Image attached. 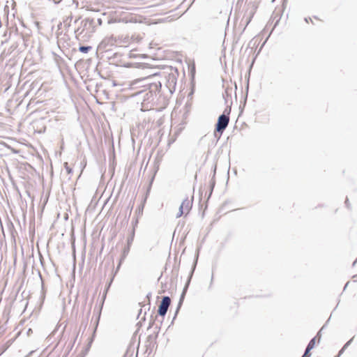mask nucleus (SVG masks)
I'll return each mask as SVG.
<instances>
[{"instance_id":"f257e3e1","label":"nucleus","mask_w":357,"mask_h":357,"mask_svg":"<svg viewBox=\"0 0 357 357\" xmlns=\"http://www.w3.org/2000/svg\"><path fill=\"white\" fill-rule=\"evenodd\" d=\"M162 70L160 72H153L145 77L135 79L132 82L131 86L142 85L147 84V82H160L161 86L165 84V88L169 92V94L172 95L176 86L177 78L178 77V70L177 68L171 66H163Z\"/></svg>"},{"instance_id":"f03ea898","label":"nucleus","mask_w":357,"mask_h":357,"mask_svg":"<svg viewBox=\"0 0 357 357\" xmlns=\"http://www.w3.org/2000/svg\"><path fill=\"white\" fill-rule=\"evenodd\" d=\"M4 40L2 41V44L7 43L9 40L12 41V45L9 48L10 53L15 52L19 54L24 51V33L18 31L16 26H12L8 28L3 34Z\"/></svg>"},{"instance_id":"7ed1b4c3","label":"nucleus","mask_w":357,"mask_h":357,"mask_svg":"<svg viewBox=\"0 0 357 357\" xmlns=\"http://www.w3.org/2000/svg\"><path fill=\"white\" fill-rule=\"evenodd\" d=\"M140 86L144 89L137 91L135 96L143 94V100L148 103L155 102L162 96H166L164 91L161 89V83L159 82H147V84H144Z\"/></svg>"},{"instance_id":"20e7f679","label":"nucleus","mask_w":357,"mask_h":357,"mask_svg":"<svg viewBox=\"0 0 357 357\" xmlns=\"http://www.w3.org/2000/svg\"><path fill=\"white\" fill-rule=\"evenodd\" d=\"M96 30V19L86 17L81 22L80 26L75 29V37L81 41L87 40Z\"/></svg>"},{"instance_id":"39448f33","label":"nucleus","mask_w":357,"mask_h":357,"mask_svg":"<svg viewBox=\"0 0 357 357\" xmlns=\"http://www.w3.org/2000/svg\"><path fill=\"white\" fill-rule=\"evenodd\" d=\"M231 112V108H225V111L222 114H220L217 120V122L215 125V130L213 132L214 137L216 138L217 141H218L223 132L225 130L227 127L228 126L229 122V114Z\"/></svg>"},{"instance_id":"423d86ee","label":"nucleus","mask_w":357,"mask_h":357,"mask_svg":"<svg viewBox=\"0 0 357 357\" xmlns=\"http://www.w3.org/2000/svg\"><path fill=\"white\" fill-rule=\"evenodd\" d=\"M116 43V40L113 38H105L98 45V49L102 50L106 54V58L108 61H110L109 64L113 65L112 62H116V60H122V54L120 52L112 53L111 50L107 48L109 46H112Z\"/></svg>"},{"instance_id":"0eeeda50","label":"nucleus","mask_w":357,"mask_h":357,"mask_svg":"<svg viewBox=\"0 0 357 357\" xmlns=\"http://www.w3.org/2000/svg\"><path fill=\"white\" fill-rule=\"evenodd\" d=\"M112 63L116 67H123L126 68H135L144 69L146 68H151V69H155L157 68L156 66L151 62H123L122 60H116V62H112Z\"/></svg>"},{"instance_id":"6e6552de","label":"nucleus","mask_w":357,"mask_h":357,"mask_svg":"<svg viewBox=\"0 0 357 357\" xmlns=\"http://www.w3.org/2000/svg\"><path fill=\"white\" fill-rule=\"evenodd\" d=\"M121 14H124V15L116 16L114 18L109 20L108 23H116V22H123V23H138L141 22V20L138 19L140 16L133 15L132 13L126 14L125 11H121Z\"/></svg>"},{"instance_id":"1a4fd4ad","label":"nucleus","mask_w":357,"mask_h":357,"mask_svg":"<svg viewBox=\"0 0 357 357\" xmlns=\"http://www.w3.org/2000/svg\"><path fill=\"white\" fill-rule=\"evenodd\" d=\"M171 298L169 296H163L161 297V301L158 309V315L162 317V318L160 321V324H162L163 322L164 318L171 305Z\"/></svg>"},{"instance_id":"9d476101","label":"nucleus","mask_w":357,"mask_h":357,"mask_svg":"<svg viewBox=\"0 0 357 357\" xmlns=\"http://www.w3.org/2000/svg\"><path fill=\"white\" fill-rule=\"evenodd\" d=\"M198 257H199V251H197V254L195 255V260L193 261L191 270H190V271L189 273L188 277L187 280L185 282V285L183 287V291H182L181 294L180 296L179 300L184 301V299H185V297L186 293L188 291V289L189 288V286L190 284V282H191V280H192L194 272H195V271L196 269V266H197V264Z\"/></svg>"},{"instance_id":"9b49d317","label":"nucleus","mask_w":357,"mask_h":357,"mask_svg":"<svg viewBox=\"0 0 357 357\" xmlns=\"http://www.w3.org/2000/svg\"><path fill=\"white\" fill-rule=\"evenodd\" d=\"M192 201H190L188 199V197H186L181 203V204L179 206L178 212L176 214V218H178L181 217L183 215H184V209L186 211L187 213L190 212V211L192 208Z\"/></svg>"},{"instance_id":"f8f14e48","label":"nucleus","mask_w":357,"mask_h":357,"mask_svg":"<svg viewBox=\"0 0 357 357\" xmlns=\"http://www.w3.org/2000/svg\"><path fill=\"white\" fill-rule=\"evenodd\" d=\"M216 169H217V165H215L213 166V175H212V177L209 181V185H208V195H207V199H206V202H208L209 200V199L211 198V195H212V193L213 192V190H214V188L215 186V183H216V181H215V174H216Z\"/></svg>"},{"instance_id":"ddd939ff","label":"nucleus","mask_w":357,"mask_h":357,"mask_svg":"<svg viewBox=\"0 0 357 357\" xmlns=\"http://www.w3.org/2000/svg\"><path fill=\"white\" fill-rule=\"evenodd\" d=\"M128 58L129 59H147V62H153L156 61L155 58L153 56H149L147 54H135L133 52V50L130 51L128 54Z\"/></svg>"},{"instance_id":"4468645a","label":"nucleus","mask_w":357,"mask_h":357,"mask_svg":"<svg viewBox=\"0 0 357 357\" xmlns=\"http://www.w3.org/2000/svg\"><path fill=\"white\" fill-rule=\"evenodd\" d=\"M183 303V301H182V300H179V301H178V304H177V307H176V310H175V312H174V317H173L172 321V322H171V324H170L169 326H171V325H173V324H174V320L176 319V317H177V315H178V312H179L180 310H181V306H182ZM169 327H170V326H169Z\"/></svg>"},{"instance_id":"2eb2a0df","label":"nucleus","mask_w":357,"mask_h":357,"mask_svg":"<svg viewBox=\"0 0 357 357\" xmlns=\"http://www.w3.org/2000/svg\"><path fill=\"white\" fill-rule=\"evenodd\" d=\"M77 336H78V333L76 335V336H75V337L74 338V340H73V342H72V343H70V344L68 346V347H67V349H66V351H65V353H64V354L63 355V356H62V357H68V356L69 355V354H70V351L72 350V349H73V346H74V344H75V341H76V340H77Z\"/></svg>"},{"instance_id":"dca6fc26","label":"nucleus","mask_w":357,"mask_h":357,"mask_svg":"<svg viewBox=\"0 0 357 357\" xmlns=\"http://www.w3.org/2000/svg\"><path fill=\"white\" fill-rule=\"evenodd\" d=\"M39 276H40V278L41 280V295H40V299L43 302L44 300H45V289L44 282L43 280V278H42V275H41L40 273H39Z\"/></svg>"},{"instance_id":"f3484780","label":"nucleus","mask_w":357,"mask_h":357,"mask_svg":"<svg viewBox=\"0 0 357 357\" xmlns=\"http://www.w3.org/2000/svg\"><path fill=\"white\" fill-rule=\"evenodd\" d=\"M92 49V47L90 46V45H80L79 46V48H78V50L83 53V54H86L88 53Z\"/></svg>"},{"instance_id":"a211bd4d","label":"nucleus","mask_w":357,"mask_h":357,"mask_svg":"<svg viewBox=\"0 0 357 357\" xmlns=\"http://www.w3.org/2000/svg\"><path fill=\"white\" fill-rule=\"evenodd\" d=\"M155 66H156V68L155 69H151V68H144V70H148V72H147V75L149 74H151L153 73V72H160V70H162V68L163 67L164 65L161 66V65H156V64H154Z\"/></svg>"},{"instance_id":"6ab92c4d","label":"nucleus","mask_w":357,"mask_h":357,"mask_svg":"<svg viewBox=\"0 0 357 357\" xmlns=\"http://www.w3.org/2000/svg\"><path fill=\"white\" fill-rule=\"evenodd\" d=\"M99 319H100V316L98 318V320H97V322H96V327H95V328L93 330V334H92L91 337H89V340H89L88 344H90L91 346L92 345V343L94 341V339H95V337H96V333L97 326L98 325Z\"/></svg>"},{"instance_id":"aec40b11","label":"nucleus","mask_w":357,"mask_h":357,"mask_svg":"<svg viewBox=\"0 0 357 357\" xmlns=\"http://www.w3.org/2000/svg\"><path fill=\"white\" fill-rule=\"evenodd\" d=\"M135 234V229H132L130 231L129 236L127 238V240H126L127 244L132 245V242L134 241Z\"/></svg>"},{"instance_id":"412c9836","label":"nucleus","mask_w":357,"mask_h":357,"mask_svg":"<svg viewBox=\"0 0 357 357\" xmlns=\"http://www.w3.org/2000/svg\"><path fill=\"white\" fill-rule=\"evenodd\" d=\"M127 256H128L127 255L122 252L121 257L119 259V261L117 264L115 273H117L119 271V270L120 269V268L121 266V264H123V262L124 261V260L126 259Z\"/></svg>"},{"instance_id":"4be33fe9","label":"nucleus","mask_w":357,"mask_h":357,"mask_svg":"<svg viewBox=\"0 0 357 357\" xmlns=\"http://www.w3.org/2000/svg\"><path fill=\"white\" fill-rule=\"evenodd\" d=\"M127 256H128L127 255L122 252L121 257L119 259V261L117 264L115 273H117L119 271V270L120 269V268L121 266V264H123V262L124 261V260L126 259Z\"/></svg>"},{"instance_id":"5701e85b","label":"nucleus","mask_w":357,"mask_h":357,"mask_svg":"<svg viewBox=\"0 0 357 357\" xmlns=\"http://www.w3.org/2000/svg\"><path fill=\"white\" fill-rule=\"evenodd\" d=\"M146 197L144 198L143 203H142L136 210V214L139 216L142 215L143 213V210L144 207V203L146 202Z\"/></svg>"},{"instance_id":"b1692460","label":"nucleus","mask_w":357,"mask_h":357,"mask_svg":"<svg viewBox=\"0 0 357 357\" xmlns=\"http://www.w3.org/2000/svg\"><path fill=\"white\" fill-rule=\"evenodd\" d=\"M248 77H250V76ZM248 90H249V78H248V82H247V84L245 86V94L244 96V103H243V106L241 105H240V109H241L245 107V102H246V100L248 98Z\"/></svg>"},{"instance_id":"393cba45","label":"nucleus","mask_w":357,"mask_h":357,"mask_svg":"<svg viewBox=\"0 0 357 357\" xmlns=\"http://www.w3.org/2000/svg\"><path fill=\"white\" fill-rule=\"evenodd\" d=\"M132 353H133L132 346L131 344H130L123 357H128V356H129V357H132Z\"/></svg>"},{"instance_id":"a878e982","label":"nucleus","mask_w":357,"mask_h":357,"mask_svg":"<svg viewBox=\"0 0 357 357\" xmlns=\"http://www.w3.org/2000/svg\"><path fill=\"white\" fill-rule=\"evenodd\" d=\"M316 344V337H312L307 345V348L312 350L314 348Z\"/></svg>"},{"instance_id":"bb28decb","label":"nucleus","mask_w":357,"mask_h":357,"mask_svg":"<svg viewBox=\"0 0 357 357\" xmlns=\"http://www.w3.org/2000/svg\"><path fill=\"white\" fill-rule=\"evenodd\" d=\"M222 97H223V98H224V100H225V104H227V102H228L227 98H228L229 97H230V98H231V94H230V93L229 92V89H226L225 90L224 93H222Z\"/></svg>"},{"instance_id":"cd10ccee","label":"nucleus","mask_w":357,"mask_h":357,"mask_svg":"<svg viewBox=\"0 0 357 357\" xmlns=\"http://www.w3.org/2000/svg\"><path fill=\"white\" fill-rule=\"evenodd\" d=\"M116 274V273L114 272V273L113 274V275L112 276V278H110L109 281L107 283L106 286H105V291H108V290L109 289L112 282H113V280H114V278L115 277V275Z\"/></svg>"},{"instance_id":"c85d7f7f","label":"nucleus","mask_w":357,"mask_h":357,"mask_svg":"<svg viewBox=\"0 0 357 357\" xmlns=\"http://www.w3.org/2000/svg\"><path fill=\"white\" fill-rule=\"evenodd\" d=\"M91 347V346L90 345V344L87 343V344L84 347V348L82 350L80 353L83 354L84 356H86L88 352L89 351Z\"/></svg>"},{"instance_id":"c756f323","label":"nucleus","mask_w":357,"mask_h":357,"mask_svg":"<svg viewBox=\"0 0 357 357\" xmlns=\"http://www.w3.org/2000/svg\"><path fill=\"white\" fill-rule=\"evenodd\" d=\"M189 73H190V77H191V81L193 82V80L195 79V66H192L189 69Z\"/></svg>"},{"instance_id":"7c9ffc66","label":"nucleus","mask_w":357,"mask_h":357,"mask_svg":"<svg viewBox=\"0 0 357 357\" xmlns=\"http://www.w3.org/2000/svg\"><path fill=\"white\" fill-rule=\"evenodd\" d=\"M63 166L66 170V172L68 173V174H73V169L72 167H70L69 165H68V163L67 162H64L63 164Z\"/></svg>"},{"instance_id":"2f4dec72","label":"nucleus","mask_w":357,"mask_h":357,"mask_svg":"<svg viewBox=\"0 0 357 357\" xmlns=\"http://www.w3.org/2000/svg\"><path fill=\"white\" fill-rule=\"evenodd\" d=\"M254 15H255V10H251L250 13V16L246 19L245 27L250 23Z\"/></svg>"},{"instance_id":"473e14b6","label":"nucleus","mask_w":357,"mask_h":357,"mask_svg":"<svg viewBox=\"0 0 357 357\" xmlns=\"http://www.w3.org/2000/svg\"><path fill=\"white\" fill-rule=\"evenodd\" d=\"M158 331H157V332L155 333V335H153V334L149 335L147 337V341L151 342V341H152L153 340H156V339H157V337H158Z\"/></svg>"},{"instance_id":"72a5a7b5","label":"nucleus","mask_w":357,"mask_h":357,"mask_svg":"<svg viewBox=\"0 0 357 357\" xmlns=\"http://www.w3.org/2000/svg\"><path fill=\"white\" fill-rule=\"evenodd\" d=\"M24 50L26 49V47L29 45V34H24Z\"/></svg>"},{"instance_id":"f704fd0d","label":"nucleus","mask_w":357,"mask_h":357,"mask_svg":"<svg viewBox=\"0 0 357 357\" xmlns=\"http://www.w3.org/2000/svg\"><path fill=\"white\" fill-rule=\"evenodd\" d=\"M130 247H131V245L126 243V245L123 248L122 252L128 255L130 250Z\"/></svg>"},{"instance_id":"c9c22d12","label":"nucleus","mask_w":357,"mask_h":357,"mask_svg":"<svg viewBox=\"0 0 357 357\" xmlns=\"http://www.w3.org/2000/svg\"><path fill=\"white\" fill-rule=\"evenodd\" d=\"M73 20V16L70 15V16H68L66 17V19L63 21V23L65 24V25H68V26L69 27L70 26V22L72 21Z\"/></svg>"},{"instance_id":"e433bc0d","label":"nucleus","mask_w":357,"mask_h":357,"mask_svg":"<svg viewBox=\"0 0 357 357\" xmlns=\"http://www.w3.org/2000/svg\"><path fill=\"white\" fill-rule=\"evenodd\" d=\"M123 10H130V11H137L140 9V8L138 7H123Z\"/></svg>"},{"instance_id":"4c0bfd02","label":"nucleus","mask_w":357,"mask_h":357,"mask_svg":"<svg viewBox=\"0 0 357 357\" xmlns=\"http://www.w3.org/2000/svg\"><path fill=\"white\" fill-rule=\"evenodd\" d=\"M310 351H311V350L306 347L305 350L304 351V354L302 355L301 357H310L311 356Z\"/></svg>"},{"instance_id":"58836bf2","label":"nucleus","mask_w":357,"mask_h":357,"mask_svg":"<svg viewBox=\"0 0 357 357\" xmlns=\"http://www.w3.org/2000/svg\"><path fill=\"white\" fill-rule=\"evenodd\" d=\"M138 223H139L138 217L133 218V220L132 221V229H135V227L137 226Z\"/></svg>"},{"instance_id":"ea45409f","label":"nucleus","mask_w":357,"mask_h":357,"mask_svg":"<svg viewBox=\"0 0 357 357\" xmlns=\"http://www.w3.org/2000/svg\"><path fill=\"white\" fill-rule=\"evenodd\" d=\"M161 285H162V289L160 291H159V292H158L159 294L165 293V288L167 287V284L166 283L161 282Z\"/></svg>"},{"instance_id":"a19ab883","label":"nucleus","mask_w":357,"mask_h":357,"mask_svg":"<svg viewBox=\"0 0 357 357\" xmlns=\"http://www.w3.org/2000/svg\"><path fill=\"white\" fill-rule=\"evenodd\" d=\"M178 270H179V268L178 266H174L172 268V272L174 273L175 274V278H177L178 276Z\"/></svg>"},{"instance_id":"79ce46f5","label":"nucleus","mask_w":357,"mask_h":357,"mask_svg":"<svg viewBox=\"0 0 357 357\" xmlns=\"http://www.w3.org/2000/svg\"><path fill=\"white\" fill-rule=\"evenodd\" d=\"M314 337H316V340H318V342H319L321 338V331L319 330Z\"/></svg>"},{"instance_id":"37998d69","label":"nucleus","mask_w":357,"mask_h":357,"mask_svg":"<svg viewBox=\"0 0 357 357\" xmlns=\"http://www.w3.org/2000/svg\"><path fill=\"white\" fill-rule=\"evenodd\" d=\"M154 323H155V319H153V316L151 315V319L149 321L148 328H151V327H153V326L154 325Z\"/></svg>"},{"instance_id":"c03bdc74","label":"nucleus","mask_w":357,"mask_h":357,"mask_svg":"<svg viewBox=\"0 0 357 357\" xmlns=\"http://www.w3.org/2000/svg\"><path fill=\"white\" fill-rule=\"evenodd\" d=\"M344 204H345L346 207H347L348 209H351V204H350V203H349V199H348L347 197L346 198V200H345V202H344Z\"/></svg>"},{"instance_id":"a18cd8bd","label":"nucleus","mask_w":357,"mask_h":357,"mask_svg":"<svg viewBox=\"0 0 357 357\" xmlns=\"http://www.w3.org/2000/svg\"><path fill=\"white\" fill-rule=\"evenodd\" d=\"M151 296H152V294L151 292H149L146 296V298L148 299V301H149V305H150V303H151Z\"/></svg>"},{"instance_id":"49530a36","label":"nucleus","mask_w":357,"mask_h":357,"mask_svg":"<svg viewBox=\"0 0 357 357\" xmlns=\"http://www.w3.org/2000/svg\"><path fill=\"white\" fill-rule=\"evenodd\" d=\"M96 26H97V25H99V26L102 25V19H101V18H97V19H96Z\"/></svg>"},{"instance_id":"de8ad7c7","label":"nucleus","mask_w":357,"mask_h":357,"mask_svg":"<svg viewBox=\"0 0 357 357\" xmlns=\"http://www.w3.org/2000/svg\"><path fill=\"white\" fill-rule=\"evenodd\" d=\"M329 320H330V318L326 321V323H325V324L321 327V328L320 329V331H322L324 328H326V325H327L328 322L329 321Z\"/></svg>"},{"instance_id":"09e8293b","label":"nucleus","mask_w":357,"mask_h":357,"mask_svg":"<svg viewBox=\"0 0 357 357\" xmlns=\"http://www.w3.org/2000/svg\"><path fill=\"white\" fill-rule=\"evenodd\" d=\"M107 293V291H106L105 290V291H104V293H103V295H102V303H104V301H105V298H106Z\"/></svg>"},{"instance_id":"8fccbe9b","label":"nucleus","mask_w":357,"mask_h":357,"mask_svg":"<svg viewBox=\"0 0 357 357\" xmlns=\"http://www.w3.org/2000/svg\"><path fill=\"white\" fill-rule=\"evenodd\" d=\"M346 348H344V347L340 349V351H339V354L338 356H337L336 357H338L339 356H340L344 351Z\"/></svg>"},{"instance_id":"3c124183","label":"nucleus","mask_w":357,"mask_h":357,"mask_svg":"<svg viewBox=\"0 0 357 357\" xmlns=\"http://www.w3.org/2000/svg\"><path fill=\"white\" fill-rule=\"evenodd\" d=\"M346 348H344V347L340 349V351H339V354L338 356H337L336 357H338L339 356H340L344 351Z\"/></svg>"},{"instance_id":"603ef678","label":"nucleus","mask_w":357,"mask_h":357,"mask_svg":"<svg viewBox=\"0 0 357 357\" xmlns=\"http://www.w3.org/2000/svg\"><path fill=\"white\" fill-rule=\"evenodd\" d=\"M279 22H280V19H278V20H276L275 23L274 24V26H273V29L275 28V27L278 26V24ZM272 30H273V29H272ZM272 31H271V32H272Z\"/></svg>"},{"instance_id":"864d4df0","label":"nucleus","mask_w":357,"mask_h":357,"mask_svg":"<svg viewBox=\"0 0 357 357\" xmlns=\"http://www.w3.org/2000/svg\"><path fill=\"white\" fill-rule=\"evenodd\" d=\"M352 339H351L350 340H349L344 345V348H347L351 343Z\"/></svg>"},{"instance_id":"5fc2aeb1","label":"nucleus","mask_w":357,"mask_h":357,"mask_svg":"<svg viewBox=\"0 0 357 357\" xmlns=\"http://www.w3.org/2000/svg\"><path fill=\"white\" fill-rule=\"evenodd\" d=\"M199 197H200V200L202 199V187L199 188Z\"/></svg>"},{"instance_id":"6e6d98bb","label":"nucleus","mask_w":357,"mask_h":357,"mask_svg":"<svg viewBox=\"0 0 357 357\" xmlns=\"http://www.w3.org/2000/svg\"><path fill=\"white\" fill-rule=\"evenodd\" d=\"M305 21L308 23L309 22V20H310L312 22V20H311L310 17H305Z\"/></svg>"},{"instance_id":"4d7b16f0","label":"nucleus","mask_w":357,"mask_h":357,"mask_svg":"<svg viewBox=\"0 0 357 357\" xmlns=\"http://www.w3.org/2000/svg\"><path fill=\"white\" fill-rule=\"evenodd\" d=\"M268 37H269V36L266 38V39L265 40V41H264V42H263V44L261 45V47H260V49H261V48L264 47V45H265L266 42L267 41V40H268ZM260 50H259V51H260Z\"/></svg>"},{"instance_id":"13d9d810","label":"nucleus","mask_w":357,"mask_h":357,"mask_svg":"<svg viewBox=\"0 0 357 357\" xmlns=\"http://www.w3.org/2000/svg\"><path fill=\"white\" fill-rule=\"evenodd\" d=\"M161 325H162V324H160V326H155V329H157L158 332H159V331H160V326H161Z\"/></svg>"},{"instance_id":"bf43d9fd","label":"nucleus","mask_w":357,"mask_h":357,"mask_svg":"<svg viewBox=\"0 0 357 357\" xmlns=\"http://www.w3.org/2000/svg\"><path fill=\"white\" fill-rule=\"evenodd\" d=\"M349 283V282H347L345 284V285H344V289H343V290H344H344L346 289V288L347 287V286H348Z\"/></svg>"},{"instance_id":"052dcab7","label":"nucleus","mask_w":357,"mask_h":357,"mask_svg":"<svg viewBox=\"0 0 357 357\" xmlns=\"http://www.w3.org/2000/svg\"><path fill=\"white\" fill-rule=\"evenodd\" d=\"M76 357H85L83 354L79 353Z\"/></svg>"},{"instance_id":"680f3d73","label":"nucleus","mask_w":357,"mask_h":357,"mask_svg":"<svg viewBox=\"0 0 357 357\" xmlns=\"http://www.w3.org/2000/svg\"><path fill=\"white\" fill-rule=\"evenodd\" d=\"M9 225H10V227H12L13 228L14 227L13 223L11 221H10Z\"/></svg>"},{"instance_id":"e2e57ef3","label":"nucleus","mask_w":357,"mask_h":357,"mask_svg":"<svg viewBox=\"0 0 357 357\" xmlns=\"http://www.w3.org/2000/svg\"><path fill=\"white\" fill-rule=\"evenodd\" d=\"M79 18H77V19H76V20L74 21V23H75V24H76V23L79 21Z\"/></svg>"},{"instance_id":"0e129e2a","label":"nucleus","mask_w":357,"mask_h":357,"mask_svg":"<svg viewBox=\"0 0 357 357\" xmlns=\"http://www.w3.org/2000/svg\"><path fill=\"white\" fill-rule=\"evenodd\" d=\"M56 331H57V328L54 331H53V332H52V333L51 335H54L56 333Z\"/></svg>"},{"instance_id":"69168bd1","label":"nucleus","mask_w":357,"mask_h":357,"mask_svg":"<svg viewBox=\"0 0 357 357\" xmlns=\"http://www.w3.org/2000/svg\"><path fill=\"white\" fill-rule=\"evenodd\" d=\"M31 331H31V328H29V329L28 330V331H27V333L29 334V333H31Z\"/></svg>"},{"instance_id":"338daca9","label":"nucleus","mask_w":357,"mask_h":357,"mask_svg":"<svg viewBox=\"0 0 357 357\" xmlns=\"http://www.w3.org/2000/svg\"><path fill=\"white\" fill-rule=\"evenodd\" d=\"M142 309L139 310V314H138V317L140 315V314L142 313Z\"/></svg>"},{"instance_id":"774afa93","label":"nucleus","mask_w":357,"mask_h":357,"mask_svg":"<svg viewBox=\"0 0 357 357\" xmlns=\"http://www.w3.org/2000/svg\"><path fill=\"white\" fill-rule=\"evenodd\" d=\"M33 351H31L29 352V354L26 356V357H28L29 356H30Z\"/></svg>"}]
</instances>
